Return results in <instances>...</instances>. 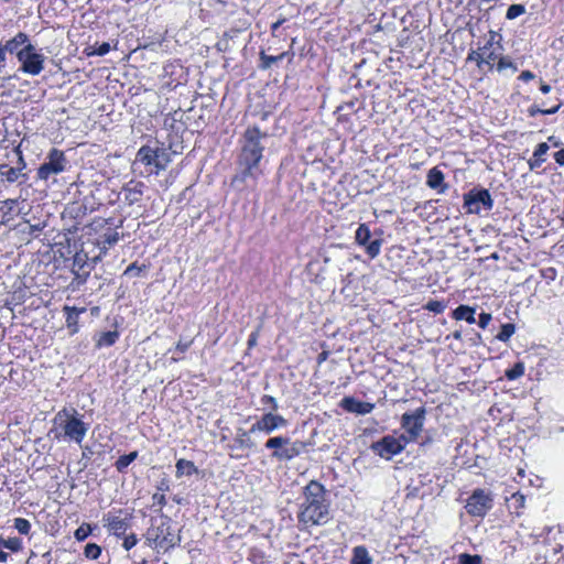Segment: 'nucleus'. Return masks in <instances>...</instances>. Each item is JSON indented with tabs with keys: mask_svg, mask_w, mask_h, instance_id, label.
I'll return each instance as SVG.
<instances>
[{
	"mask_svg": "<svg viewBox=\"0 0 564 564\" xmlns=\"http://www.w3.org/2000/svg\"><path fill=\"white\" fill-rule=\"evenodd\" d=\"M299 503V522L305 527L323 525L329 520V505L326 501L325 487L311 480L304 488Z\"/></svg>",
	"mask_w": 564,
	"mask_h": 564,
	"instance_id": "f257e3e1",
	"label": "nucleus"
},
{
	"mask_svg": "<svg viewBox=\"0 0 564 564\" xmlns=\"http://www.w3.org/2000/svg\"><path fill=\"white\" fill-rule=\"evenodd\" d=\"M54 423L61 427V432L55 433V438L73 441L78 445L82 444L89 430V424L82 420L76 409L59 410L54 417Z\"/></svg>",
	"mask_w": 564,
	"mask_h": 564,
	"instance_id": "f03ea898",
	"label": "nucleus"
},
{
	"mask_svg": "<svg viewBox=\"0 0 564 564\" xmlns=\"http://www.w3.org/2000/svg\"><path fill=\"white\" fill-rule=\"evenodd\" d=\"M265 137L261 131L253 127L245 132V144L239 155V166L245 175H254L259 172V164L262 159L263 147L260 139Z\"/></svg>",
	"mask_w": 564,
	"mask_h": 564,
	"instance_id": "7ed1b4c3",
	"label": "nucleus"
},
{
	"mask_svg": "<svg viewBox=\"0 0 564 564\" xmlns=\"http://www.w3.org/2000/svg\"><path fill=\"white\" fill-rule=\"evenodd\" d=\"M171 162V154L165 148H151L149 145H144L139 149L135 160L133 162V170L140 165L148 166V174H159L163 171L167 164Z\"/></svg>",
	"mask_w": 564,
	"mask_h": 564,
	"instance_id": "20e7f679",
	"label": "nucleus"
},
{
	"mask_svg": "<svg viewBox=\"0 0 564 564\" xmlns=\"http://www.w3.org/2000/svg\"><path fill=\"white\" fill-rule=\"evenodd\" d=\"M147 540L150 543H154L167 550L178 544L181 536L174 538L171 528V518L162 513L160 518H151V525L147 531Z\"/></svg>",
	"mask_w": 564,
	"mask_h": 564,
	"instance_id": "39448f33",
	"label": "nucleus"
},
{
	"mask_svg": "<svg viewBox=\"0 0 564 564\" xmlns=\"http://www.w3.org/2000/svg\"><path fill=\"white\" fill-rule=\"evenodd\" d=\"M265 448L273 449L271 456L278 460H291L305 449V443L302 441L292 442L284 436H274L267 441Z\"/></svg>",
	"mask_w": 564,
	"mask_h": 564,
	"instance_id": "423d86ee",
	"label": "nucleus"
},
{
	"mask_svg": "<svg viewBox=\"0 0 564 564\" xmlns=\"http://www.w3.org/2000/svg\"><path fill=\"white\" fill-rule=\"evenodd\" d=\"M18 61L20 63V72L36 76L44 69L45 56L39 53L33 44H28L18 53Z\"/></svg>",
	"mask_w": 564,
	"mask_h": 564,
	"instance_id": "0eeeda50",
	"label": "nucleus"
},
{
	"mask_svg": "<svg viewBox=\"0 0 564 564\" xmlns=\"http://www.w3.org/2000/svg\"><path fill=\"white\" fill-rule=\"evenodd\" d=\"M426 410L421 406L413 412H406L401 417V426L405 431L401 437L406 442L411 443L417 440L421 435L424 426Z\"/></svg>",
	"mask_w": 564,
	"mask_h": 564,
	"instance_id": "6e6552de",
	"label": "nucleus"
},
{
	"mask_svg": "<svg viewBox=\"0 0 564 564\" xmlns=\"http://www.w3.org/2000/svg\"><path fill=\"white\" fill-rule=\"evenodd\" d=\"M408 443L400 436L394 437L387 435L381 440L371 444V451L387 460L391 459L394 455L400 454Z\"/></svg>",
	"mask_w": 564,
	"mask_h": 564,
	"instance_id": "1a4fd4ad",
	"label": "nucleus"
},
{
	"mask_svg": "<svg viewBox=\"0 0 564 564\" xmlns=\"http://www.w3.org/2000/svg\"><path fill=\"white\" fill-rule=\"evenodd\" d=\"M494 498L485 489H476L468 498L465 509L473 517H484L492 508Z\"/></svg>",
	"mask_w": 564,
	"mask_h": 564,
	"instance_id": "9d476101",
	"label": "nucleus"
},
{
	"mask_svg": "<svg viewBox=\"0 0 564 564\" xmlns=\"http://www.w3.org/2000/svg\"><path fill=\"white\" fill-rule=\"evenodd\" d=\"M464 205L468 213L479 214L482 209L492 208V199L487 189L474 188L464 195Z\"/></svg>",
	"mask_w": 564,
	"mask_h": 564,
	"instance_id": "9b49d317",
	"label": "nucleus"
},
{
	"mask_svg": "<svg viewBox=\"0 0 564 564\" xmlns=\"http://www.w3.org/2000/svg\"><path fill=\"white\" fill-rule=\"evenodd\" d=\"M371 236H372V234H371L368 225L360 224L356 230L355 240L359 246L365 247L366 253L371 259H375L380 253L381 246H382V239L377 237L373 240H370Z\"/></svg>",
	"mask_w": 564,
	"mask_h": 564,
	"instance_id": "f8f14e48",
	"label": "nucleus"
},
{
	"mask_svg": "<svg viewBox=\"0 0 564 564\" xmlns=\"http://www.w3.org/2000/svg\"><path fill=\"white\" fill-rule=\"evenodd\" d=\"M288 421L282 415L268 412L252 424L249 432H263L264 434L269 435L279 429L285 427Z\"/></svg>",
	"mask_w": 564,
	"mask_h": 564,
	"instance_id": "ddd939ff",
	"label": "nucleus"
},
{
	"mask_svg": "<svg viewBox=\"0 0 564 564\" xmlns=\"http://www.w3.org/2000/svg\"><path fill=\"white\" fill-rule=\"evenodd\" d=\"M47 159L48 161L39 169V176H48L50 174H58L64 171L66 159L62 151L53 149Z\"/></svg>",
	"mask_w": 564,
	"mask_h": 564,
	"instance_id": "4468645a",
	"label": "nucleus"
},
{
	"mask_svg": "<svg viewBox=\"0 0 564 564\" xmlns=\"http://www.w3.org/2000/svg\"><path fill=\"white\" fill-rule=\"evenodd\" d=\"M104 525L117 536H121L128 530L130 523L127 518H120L111 512H108L102 518Z\"/></svg>",
	"mask_w": 564,
	"mask_h": 564,
	"instance_id": "2eb2a0df",
	"label": "nucleus"
},
{
	"mask_svg": "<svg viewBox=\"0 0 564 564\" xmlns=\"http://www.w3.org/2000/svg\"><path fill=\"white\" fill-rule=\"evenodd\" d=\"M23 203L24 202H19L18 199L0 200V212L2 213L0 223L7 225L15 216L22 214L23 207H21L20 205Z\"/></svg>",
	"mask_w": 564,
	"mask_h": 564,
	"instance_id": "dca6fc26",
	"label": "nucleus"
},
{
	"mask_svg": "<svg viewBox=\"0 0 564 564\" xmlns=\"http://www.w3.org/2000/svg\"><path fill=\"white\" fill-rule=\"evenodd\" d=\"M340 405L347 412L357 413V414H361V415L370 413L375 408V404L369 403V402L358 401L352 397L344 398L340 402Z\"/></svg>",
	"mask_w": 564,
	"mask_h": 564,
	"instance_id": "f3484780",
	"label": "nucleus"
},
{
	"mask_svg": "<svg viewBox=\"0 0 564 564\" xmlns=\"http://www.w3.org/2000/svg\"><path fill=\"white\" fill-rule=\"evenodd\" d=\"M28 44H31L29 35L24 32H18L12 39L2 43V46L6 53L15 54L18 56L20 50Z\"/></svg>",
	"mask_w": 564,
	"mask_h": 564,
	"instance_id": "a211bd4d",
	"label": "nucleus"
},
{
	"mask_svg": "<svg viewBox=\"0 0 564 564\" xmlns=\"http://www.w3.org/2000/svg\"><path fill=\"white\" fill-rule=\"evenodd\" d=\"M87 261L88 257L85 252H76L73 259L72 271L75 273L76 279H79L82 282H85L89 275V270H84L87 265Z\"/></svg>",
	"mask_w": 564,
	"mask_h": 564,
	"instance_id": "6ab92c4d",
	"label": "nucleus"
},
{
	"mask_svg": "<svg viewBox=\"0 0 564 564\" xmlns=\"http://www.w3.org/2000/svg\"><path fill=\"white\" fill-rule=\"evenodd\" d=\"M63 311L66 314V325L70 329V334L78 332L79 314L86 312V308H77L75 306H64Z\"/></svg>",
	"mask_w": 564,
	"mask_h": 564,
	"instance_id": "aec40b11",
	"label": "nucleus"
},
{
	"mask_svg": "<svg viewBox=\"0 0 564 564\" xmlns=\"http://www.w3.org/2000/svg\"><path fill=\"white\" fill-rule=\"evenodd\" d=\"M475 308L468 305H459L453 311V318L456 321H466L469 324H474L476 322L475 318Z\"/></svg>",
	"mask_w": 564,
	"mask_h": 564,
	"instance_id": "412c9836",
	"label": "nucleus"
},
{
	"mask_svg": "<svg viewBox=\"0 0 564 564\" xmlns=\"http://www.w3.org/2000/svg\"><path fill=\"white\" fill-rule=\"evenodd\" d=\"M176 477L180 478L182 476H192L198 473L197 467L194 465L192 460H187L181 458L176 462Z\"/></svg>",
	"mask_w": 564,
	"mask_h": 564,
	"instance_id": "4be33fe9",
	"label": "nucleus"
},
{
	"mask_svg": "<svg viewBox=\"0 0 564 564\" xmlns=\"http://www.w3.org/2000/svg\"><path fill=\"white\" fill-rule=\"evenodd\" d=\"M142 186L143 184L134 178H131L130 182L124 186L126 198L130 202H137L139 197L142 195Z\"/></svg>",
	"mask_w": 564,
	"mask_h": 564,
	"instance_id": "5701e85b",
	"label": "nucleus"
},
{
	"mask_svg": "<svg viewBox=\"0 0 564 564\" xmlns=\"http://www.w3.org/2000/svg\"><path fill=\"white\" fill-rule=\"evenodd\" d=\"M350 564H372V558L365 546H356L352 550Z\"/></svg>",
	"mask_w": 564,
	"mask_h": 564,
	"instance_id": "b1692460",
	"label": "nucleus"
},
{
	"mask_svg": "<svg viewBox=\"0 0 564 564\" xmlns=\"http://www.w3.org/2000/svg\"><path fill=\"white\" fill-rule=\"evenodd\" d=\"M119 338V333L117 330H108L99 334L96 339V347H110L112 346L117 339Z\"/></svg>",
	"mask_w": 564,
	"mask_h": 564,
	"instance_id": "393cba45",
	"label": "nucleus"
},
{
	"mask_svg": "<svg viewBox=\"0 0 564 564\" xmlns=\"http://www.w3.org/2000/svg\"><path fill=\"white\" fill-rule=\"evenodd\" d=\"M235 444L237 448L245 449L251 448L253 446L252 441L250 440L248 432L240 430L235 438Z\"/></svg>",
	"mask_w": 564,
	"mask_h": 564,
	"instance_id": "a878e982",
	"label": "nucleus"
},
{
	"mask_svg": "<svg viewBox=\"0 0 564 564\" xmlns=\"http://www.w3.org/2000/svg\"><path fill=\"white\" fill-rule=\"evenodd\" d=\"M138 457V452H131L127 455H122L116 462V468L118 471H123L135 458Z\"/></svg>",
	"mask_w": 564,
	"mask_h": 564,
	"instance_id": "bb28decb",
	"label": "nucleus"
},
{
	"mask_svg": "<svg viewBox=\"0 0 564 564\" xmlns=\"http://www.w3.org/2000/svg\"><path fill=\"white\" fill-rule=\"evenodd\" d=\"M120 237L117 231H107L102 236H100L99 245H104L101 248L102 250H106L107 246H113L119 241Z\"/></svg>",
	"mask_w": 564,
	"mask_h": 564,
	"instance_id": "cd10ccee",
	"label": "nucleus"
},
{
	"mask_svg": "<svg viewBox=\"0 0 564 564\" xmlns=\"http://www.w3.org/2000/svg\"><path fill=\"white\" fill-rule=\"evenodd\" d=\"M284 53L280 54V55H276V56H272V55H267L264 52H261L260 53V59H261V65L260 67L262 69H268L270 68L274 63L281 61L283 57H284Z\"/></svg>",
	"mask_w": 564,
	"mask_h": 564,
	"instance_id": "c85d7f7f",
	"label": "nucleus"
},
{
	"mask_svg": "<svg viewBox=\"0 0 564 564\" xmlns=\"http://www.w3.org/2000/svg\"><path fill=\"white\" fill-rule=\"evenodd\" d=\"M514 332H516V326L513 324H511V323L503 324L501 326L500 332L496 336V338L500 341L506 343L510 339V337L514 334Z\"/></svg>",
	"mask_w": 564,
	"mask_h": 564,
	"instance_id": "c756f323",
	"label": "nucleus"
},
{
	"mask_svg": "<svg viewBox=\"0 0 564 564\" xmlns=\"http://www.w3.org/2000/svg\"><path fill=\"white\" fill-rule=\"evenodd\" d=\"M497 58V54H495V52L490 51V48L485 45L482 47V68L485 66L488 67L489 70H491L494 68V63Z\"/></svg>",
	"mask_w": 564,
	"mask_h": 564,
	"instance_id": "7c9ffc66",
	"label": "nucleus"
},
{
	"mask_svg": "<svg viewBox=\"0 0 564 564\" xmlns=\"http://www.w3.org/2000/svg\"><path fill=\"white\" fill-rule=\"evenodd\" d=\"M527 11L525 7L523 4H511L506 13L507 20H514L518 17L524 14Z\"/></svg>",
	"mask_w": 564,
	"mask_h": 564,
	"instance_id": "2f4dec72",
	"label": "nucleus"
},
{
	"mask_svg": "<svg viewBox=\"0 0 564 564\" xmlns=\"http://www.w3.org/2000/svg\"><path fill=\"white\" fill-rule=\"evenodd\" d=\"M109 51H110V44L107 42H104L98 46H96V45L89 46L87 48V55L88 56L89 55L104 56V55L108 54Z\"/></svg>",
	"mask_w": 564,
	"mask_h": 564,
	"instance_id": "473e14b6",
	"label": "nucleus"
},
{
	"mask_svg": "<svg viewBox=\"0 0 564 564\" xmlns=\"http://www.w3.org/2000/svg\"><path fill=\"white\" fill-rule=\"evenodd\" d=\"M524 373V366L522 362H517L511 369L506 371V377L509 380H516L522 377Z\"/></svg>",
	"mask_w": 564,
	"mask_h": 564,
	"instance_id": "72a5a7b5",
	"label": "nucleus"
},
{
	"mask_svg": "<svg viewBox=\"0 0 564 564\" xmlns=\"http://www.w3.org/2000/svg\"><path fill=\"white\" fill-rule=\"evenodd\" d=\"M0 546L17 552L21 549L22 542L18 538H9L7 540L0 541Z\"/></svg>",
	"mask_w": 564,
	"mask_h": 564,
	"instance_id": "f704fd0d",
	"label": "nucleus"
},
{
	"mask_svg": "<svg viewBox=\"0 0 564 564\" xmlns=\"http://www.w3.org/2000/svg\"><path fill=\"white\" fill-rule=\"evenodd\" d=\"M100 553H101V547L99 545H97L96 543H88L84 550L85 556L90 560L98 558Z\"/></svg>",
	"mask_w": 564,
	"mask_h": 564,
	"instance_id": "c9c22d12",
	"label": "nucleus"
},
{
	"mask_svg": "<svg viewBox=\"0 0 564 564\" xmlns=\"http://www.w3.org/2000/svg\"><path fill=\"white\" fill-rule=\"evenodd\" d=\"M424 308L435 314H441L446 308V304L442 301L431 300L424 305Z\"/></svg>",
	"mask_w": 564,
	"mask_h": 564,
	"instance_id": "e433bc0d",
	"label": "nucleus"
},
{
	"mask_svg": "<svg viewBox=\"0 0 564 564\" xmlns=\"http://www.w3.org/2000/svg\"><path fill=\"white\" fill-rule=\"evenodd\" d=\"M14 528L21 534H29V532L31 530V523L29 520H26L24 518H17V519H14Z\"/></svg>",
	"mask_w": 564,
	"mask_h": 564,
	"instance_id": "4c0bfd02",
	"label": "nucleus"
},
{
	"mask_svg": "<svg viewBox=\"0 0 564 564\" xmlns=\"http://www.w3.org/2000/svg\"><path fill=\"white\" fill-rule=\"evenodd\" d=\"M427 185L438 193H444L448 187L447 184L444 183V178H427Z\"/></svg>",
	"mask_w": 564,
	"mask_h": 564,
	"instance_id": "58836bf2",
	"label": "nucleus"
},
{
	"mask_svg": "<svg viewBox=\"0 0 564 564\" xmlns=\"http://www.w3.org/2000/svg\"><path fill=\"white\" fill-rule=\"evenodd\" d=\"M91 533V528L89 524H82L76 529L74 536L77 541H84Z\"/></svg>",
	"mask_w": 564,
	"mask_h": 564,
	"instance_id": "ea45409f",
	"label": "nucleus"
},
{
	"mask_svg": "<svg viewBox=\"0 0 564 564\" xmlns=\"http://www.w3.org/2000/svg\"><path fill=\"white\" fill-rule=\"evenodd\" d=\"M549 149H550L549 143H546V142L540 143L533 153V158H534L535 162H543L544 161L543 155L546 154Z\"/></svg>",
	"mask_w": 564,
	"mask_h": 564,
	"instance_id": "a19ab883",
	"label": "nucleus"
},
{
	"mask_svg": "<svg viewBox=\"0 0 564 564\" xmlns=\"http://www.w3.org/2000/svg\"><path fill=\"white\" fill-rule=\"evenodd\" d=\"M457 564H481V557L478 555L462 554Z\"/></svg>",
	"mask_w": 564,
	"mask_h": 564,
	"instance_id": "79ce46f5",
	"label": "nucleus"
},
{
	"mask_svg": "<svg viewBox=\"0 0 564 564\" xmlns=\"http://www.w3.org/2000/svg\"><path fill=\"white\" fill-rule=\"evenodd\" d=\"M261 404L268 406L272 413L279 409L276 399L268 394L261 398Z\"/></svg>",
	"mask_w": 564,
	"mask_h": 564,
	"instance_id": "37998d69",
	"label": "nucleus"
},
{
	"mask_svg": "<svg viewBox=\"0 0 564 564\" xmlns=\"http://www.w3.org/2000/svg\"><path fill=\"white\" fill-rule=\"evenodd\" d=\"M144 269L145 265L139 267L135 262H133L130 265H128V268L123 272V275L139 276Z\"/></svg>",
	"mask_w": 564,
	"mask_h": 564,
	"instance_id": "c03bdc74",
	"label": "nucleus"
},
{
	"mask_svg": "<svg viewBox=\"0 0 564 564\" xmlns=\"http://www.w3.org/2000/svg\"><path fill=\"white\" fill-rule=\"evenodd\" d=\"M468 59L476 62L478 67L482 68V47L478 48L477 51H473L468 55Z\"/></svg>",
	"mask_w": 564,
	"mask_h": 564,
	"instance_id": "a18cd8bd",
	"label": "nucleus"
},
{
	"mask_svg": "<svg viewBox=\"0 0 564 564\" xmlns=\"http://www.w3.org/2000/svg\"><path fill=\"white\" fill-rule=\"evenodd\" d=\"M506 68H512L513 72L517 70V67L513 65V63L510 59H508L506 57H500L499 61H498L497 69L499 72H501V70H503Z\"/></svg>",
	"mask_w": 564,
	"mask_h": 564,
	"instance_id": "49530a36",
	"label": "nucleus"
},
{
	"mask_svg": "<svg viewBox=\"0 0 564 564\" xmlns=\"http://www.w3.org/2000/svg\"><path fill=\"white\" fill-rule=\"evenodd\" d=\"M138 543V539H137V535L135 534H130L128 536L124 538V541H123V544L122 546L129 551L130 549H132L135 544Z\"/></svg>",
	"mask_w": 564,
	"mask_h": 564,
	"instance_id": "de8ad7c7",
	"label": "nucleus"
},
{
	"mask_svg": "<svg viewBox=\"0 0 564 564\" xmlns=\"http://www.w3.org/2000/svg\"><path fill=\"white\" fill-rule=\"evenodd\" d=\"M491 318H492L491 314L485 313V312L480 313L479 319H478L479 327L486 328L488 326V324L490 323Z\"/></svg>",
	"mask_w": 564,
	"mask_h": 564,
	"instance_id": "09e8293b",
	"label": "nucleus"
},
{
	"mask_svg": "<svg viewBox=\"0 0 564 564\" xmlns=\"http://www.w3.org/2000/svg\"><path fill=\"white\" fill-rule=\"evenodd\" d=\"M192 345V340H188V341H182L180 340L177 344H176V350H178L180 352H185L189 346Z\"/></svg>",
	"mask_w": 564,
	"mask_h": 564,
	"instance_id": "8fccbe9b",
	"label": "nucleus"
},
{
	"mask_svg": "<svg viewBox=\"0 0 564 564\" xmlns=\"http://www.w3.org/2000/svg\"><path fill=\"white\" fill-rule=\"evenodd\" d=\"M152 499L154 500L155 503H158L159 506L163 507L166 505V498L164 495H161V494H154Z\"/></svg>",
	"mask_w": 564,
	"mask_h": 564,
	"instance_id": "3c124183",
	"label": "nucleus"
},
{
	"mask_svg": "<svg viewBox=\"0 0 564 564\" xmlns=\"http://www.w3.org/2000/svg\"><path fill=\"white\" fill-rule=\"evenodd\" d=\"M535 76L534 74L531 72V70H523L520 76H519V79L523 80V82H529L531 79H533Z\"/></svg>",
	"mask_w": 564,
	"mask_h": 564,
	"instance_id": "603ef678",
	"label": "nucleus"
},
{
	"mask_svg": "<svg viewBox=\"0 0 564 564\" xmlns=\"http://www.w3.org/2000/svg\"><path fill=\"white\" fill-rule=\"evenodd\" d=\"M512 499L519 505V507H524L525 497L522 494H513Z\"/></svg>",
	"mask_w": 564,
	"mask_h": 564,
	"instance_id": "864d4df0",
	"label": "nucleus"
},
{
	"mask_svg": "<svg viewBox=\"0 0 564 564\" xmlns=\"http://www.w3.org/2000/svg\"><path fill=\"white\" fill-rule=\"evenodd\" d=\"M554 160L557 164L564 165V149L554 153Z\"/></svg>",
	"mask_w": 564,
	"mask_h": 564,
	"instance_id": "5fc2aeb1",
	"label": "nucleus"
},
{
	"mask_svg": "<svg viewBox=\"0 0 564 564\" xmlns=\"http://www.w3.org/2000/svg\"><path fill=\"white\" fill-rule=\"evenodd\" d=\"M257 339H258V330L252 332L250 334L249 339H248V347L251 348V347L256 346Z\"/></svg>",
	"mask_w": 564,
	"mask_h": 564,
	"instance_id": "6e6d98bb",
	"label": "nucleus"
},
{
	"mask_svg": "<svg viewBox=\"0 0 564 564\" xmlns=\"http://www.w3.org/2000/svg\"><path fill=\"white\" fill-rule=\"evenodd\" d=\"M528 111H529V115H530L531 117H534V116H536L538 113H542V115H543L544 109H540V108H539V107H536V106H532V107H530V108H529V110H528Z\"/></svg>",
	"mask_w": 564,
	"mask_h": 564,
	"instance_id": "4d7b16f0",
	"label": "nucleus"
},
{
	"mask_svg": "<svg viewBox=\"0 0 564 564\" xmlns=\"http://www.w3.org/2000/svg\"><path fill=\"white\" fill-rule=\"evenodd\" d=\"M6 61H7V53L2 46V42H0V64H2V66H3Z\"/></svg>",
	"mask_w": 564,
	"mask_h": 564,
	"instance_id": "13d9d810",
	"label": "nucleus"
},
{
	"mask_svg": "<svg viewBox=\"0 0 564 564\" xmlns=\"http://www.w3.org/2000/svg\"><path fill=\"white\" fill-rule=\"evenodd\" d=\"M285 22V19H280L278 20L276 22H274L272 25H271V30L272 32L274 33L283 23Z\"/></svg>",
	"mask_w": 564,
	"mask_h": 564,
	"instance_id": "bf43d9fd",
	"label": "nucleus"
},
{
	"mask_svg": "<svg viewBox=\"0 0 564 564\" xmlns=\"http://www.w3.org/2000/svg\"><path fill=\"white\" fill-rule=\"evenodd\" d=\"M427 176H443V173L437 167H433L430 170Z\"/></svg>",
	"mask_w": 564,
	"mask_h": 564,
	"instance_id": "052dcab7",
	"label": "nucleus"
},
{
	"mask_svg": "<svg viewBox=\"0 0 564 564\" xmlns=\"http://www.w3.org/2000/svg\"><path fill=\"white\" fill-rule=\"evenodd\" d=\"M540 90L543 94H549L551 91V86L549 84L542 83L540 86Z\"/></svg>",
	"mask_w": 564,
	"mask_h": 564,
	"instance_id": "680f3d73",
	"label": "nucleus"
},
{
	"mask_svg": "<svg viewBox=\"0 0 564 564\" xmlns=\"http://www.w3.org/2000/svg\"><path fill=\"white\" fill-rule=\"evenodd\" d=\"M558 109H560V105H557L551 109H544L543 115H553V113L557 112Z\"/></svg>",
	"mask_w": 564,
	"mask_h": 564,
	"instance_id": "e2e57ef3",
	"label": "nucleus"
},
{
	"mask_svg": "<svg viewBox=\"0 0 564 564\" xmlns=\"http://www.w3.org/2000/svg\"><path fill=\"white\" fill-rule=\"evenodd\" d=\"M553 147H558L560 142L556 140L555 137H550L547 140Z\"/></svg>",
	"mask_w": 564,
	"mask_h": 564,
	"instance_id": "0e129e2a",
	"label": "nucleus"
},
{
	"mask_svg": "<svg viewBox=\"0 0 564 564\" xmlns=\"http://www.w3.org/2000/svg\"><path fill=\"white\" fill-rule=\"evenodd\" d=\"M42 227L41 225H31L30 226V232L32 234L33 231H37V230H41Z\"/></svg>",
	"mask_w": 564,
	"mask_h": 564,
	"instance_id": "69168bd1",
	"label": "nucleus"
},
{
	"mask_svg": "<svg viewBox=\"0 0 564 564\" xmlns=\"http://www.w3.org/2000/svg\"><path fill=\"white\" fill-rule=\"evenodd\" d=\"M8 558V553L0 551V562H6Z\"/></svg>",
	"mask_w": 564,
	"mask_h": 564,
	"instance_id": "338daca9",
	"label": "nucleus"
},
{
	"mask_svg": "<svg viewBox=\"0 0 564 564\" xmlns=\"http://www.w3.org/2000/svg\"><path fill=\"white\" fill-rule=\"evenodd\" d=\"M453 337H454L455 339H458V340H459V339H462V332H460V330H455V332L453 333Z\"/></svg>",
	"mask_w": 564,
	"mask_h": 564,
	"instance_id": "774afa93",
	"label": "nucleus"
}]
</instances>
